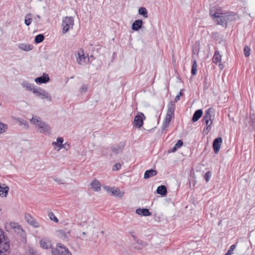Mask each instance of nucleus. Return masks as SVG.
<instances>
[{
    "label": "nucleus",
    "instance_id": "27",
    "mask_svg": "<svg viewBox=\"0 0 255 255\" xmlns=\"http://www.w3.org/2000/svg\"><path fill=\"white\" fill-rule=\"evenodd\" d=\"M226 13V19H227V23L229 21H232L235 20L237 19L238 15L234 12H230L229 13Z\"/></svg>",
    "mask_w": 255,
    "mask_h": 255
},
{
    "label": "nucleus",
    "instance_id": "45",
    "mask_svg": "<svg viewBox=\"0 0 255 255\" xmlns=\"http://www.w3.org/2000/svg\"><path fill=\"white\" fill-rule=\"evenodd\" d=\"M235 248H236L235 245H232L230 247L229 250L227 252V253H228V254H229L230 255H232L233 254V251L235 250Z\"/></svg>",
    "mask_w": 255,
    "mask_h": 255
},
{
    "label": "nucleus",
    "instance_id": "30",
    "mask_svg": "<svg viewBox=\"0 0 255 255\" xmlns=\"http://www.w3.org/2000/svg\"><path fill=\"white\" fill-rule=\"evenodd\" d=\"M63 141V138L61 137H59L57 138L56 142H53L52 144L53 145H57L60 148V146H62L61 145H62Z\"/></svg>",
    "mask_w": 255,
    "mask_h": 255
},
{
    "label": "nucleus",
    "instance_id": "25",
    "mask_svg": "<svg viewBox=\"0 0 255 255\" xmlns=\"http://www.w3.org/2000/svg\"><path fill=\"white\" fill-rule=\"evenodd\" d=\"M156 192L157 194L164 196L166 195L167 192V188L164 185H160L157 187Z\"/></svg>",
    "mask_w": 255,
    "mask_h": 255
},
{
    "label": "nucleus",
    "instance_id": "41",
    "mask_svg": "<svg viewBox=\"0 0 255 255\" xmlns=\"http://www.w3.org/2000/svg\"><path fill=\"white\" fill-rule=\"evenodd\" d=\"M62 146L59 148L58 150L61 148H64L66 150H68L70 148V145L67 142H65L64 144L62 143Z\"/></svg>",
    "mask_w": 255,
    "mask_h": 255
},
{
    "label": "nucleus",
    "instance_id": "40",
    "mask_svg": "<svg viewBox=\"0 0 255 255\" xmlns=\"http://www.w3.org/2000/svg\"><path fill=\"white\" fill-rule=\"evenodd\" d=\"M211 176H212V173H211V172L210 171L207 172L205 173V176H204V178H205V180H206V181L207 182H208L210 180Z\"/></svg>",
    "mask_w": 255,
    "mask_h": 255
},
{
    "label": "nucleus",
    "instance_id": "51",
    "mask_svg": "<svg viewBox=\"0 0 255 255\" xmlns=\"http://www.w3.org/2000/svg\"><path fill=\"white\" fill-rule=\"evenodd\" d=\"M54 180L55 182H58L59 184H64L63 182L61 181V180L58 179L57 178H54Z\"/></svg>",
    "mask_w": 255,
    "mask_h": 255
},
{
    "label": "nucleus",
    "instance_id": "22",
    "mask_svg": "<svg viewBox=\"0 0 255 255\" xmlns=\"http://www.w3.org/2000/svg\"><path fill=\"white\" fill-rule=\"evenodd\" d=\"M18 47L23 51H29L33 49V46L30 44L22 43L18 45Z\"/></svg>",
    "mask_w": 255,
    "mask_h": 255
},
{
    "label": "nucleus",
    "instance_id": "5",
    "mask_svg": "<svg viewBox=\"0 0 255 255\" xmlns=\"http://www.w3.org/2000/svg\"><path fill=\"white\" fill-rule=\"evenodd\" d=\"M210 15L218 24L225 25L227 24L226 13L220 12H215L210 10Z\"/></svg>",
    "mask_w": 255,
    "mask_h": 255
},
{
    "label": "nucleus",
    "instance_id": "23",
    "mask_svg": "<svg viewBox=\"0 0 255 255\" xmlns=\"http://www.w3.org/2000/svg\"><path fill=\"white\" fill-rule=\"evenodd\" d=\"M157 174V171L153 169L147 170L145 171L144 174V179H148L150 177H153Z\"/></svg>",
    "mask_w": 255,
    "mask_h": 255
},
{
    "label": "nucleus",
    "instance_id": "14",
    "mask_svg": "<svg viewBox=\"0 0 255 255\" xmlns=\"http://www.w3.org/2000/svg\"><path fill=\"white\" fill-rule=\"evenodd\" d=\"M49 81V77L48 74L43 73L42 76L35 79V81L37 84H45Z\"/></svg>",
    "mask_w": 255,
    "mask_h": 255
},
{
    "label": "nucleus",
    "instance_id": "3",
    "mask_svg": "<svg viewBox=\"0 0 255 255\" xmlns=\"http://www.w3.org/2000/svg\"><path fill=\"white\" fill-rule=\"evenodd\" d=\"M213 109L212 108H210L207 109L203 116L202 119V122L204 124H206V127H205L203 129V132L207 134L209 131L211 129V127L212 125V115L213 113Z\"/></svg>",
    "mask_w": 255,
    "mask_h": 255
},
{
    "label": "nucleus",
    "instance_id": "6",
    "mask_svg": "<svg viewBox=\"0 0 255 255\" xmlns=\"http://www.w3.org/2000/svg\"><path fill=\"white\" fill-rule=\"evenodd\" d=\"M52 255H72L68 249L61 243L57 244L51 250Z\"/></svg>",
    "mask_w": 255,
    "mask_h": 255
},
{
    "label": "nucleus",
    "instance_id": "1",
    "mask_svg": "<svg viewBox=\"0 0 255 255\" xmlns=\"http://www.w3.org/2000/svg\"><path fill=\"white\" fill-rule=\"evenodd\" d=\"M175 110V104L174 101H170L167 105V111L165 120L163 122L162 129L165 130L171 122V119L174 117V112Z\"/></svg>",
    "mask_w": 255,
    "mask_h": 255
},
{
    "label": "nucleus",
    "instance_id": "2",
    "mask_svg": "<svg viewBox=\"0 0 255 255\" xmlns=\"http://www.w3.org/2000/svg\"><path fill=\"white\" fill-rule=\"evenodd\" d=\"M31 124L37 125L38 128V131L41 133L49 135L50 134V128L45 123L43 122L41 119L38 117H33L30 120Z\"/></svg>",
    "mask_w": 255,
    "mask_h": 255
},
{
    "label": "nucleus",
    "instance_id": "53",
    "mask_svg": "<svg viewBox=\"0 0 255 255\" xmlns=\"http://www.w3.org/2000/svg\"><path fill=\"white\" fill-rule=\"evenodd\" d=\"M82 234H83V235H87V233H86V232H83V233H82Z\"/></svg>",
    "mask_w": 255,
    "mask_h": 255
},
{
    "label": "nucleus",
    "instance_id": "12",
    "mask_svg": "<svg viewBox=\"0 0 255 255\" xmlns=\"http://www.w3.org/2000/svg\"><path fill=\"white\" fill-rule=\"evenodd\" d=\"M222 143V138L221 137H217L214 140L213 147L215 153H218L219 151Z\"/></svg>",
    "mask_w": 255,
    "mask_h": 255
},
{
    "label": "nucleus",
    "instance_id": "35",
    "mask_svg": "<svg viewBox=\"0 0 255 255\" xmlns=\"http://www.w3.org/2000/svg\"><path fill=\"white\" fill-rule=\"evenodd\" d=\"M17 121L18 122L20 125H23L26 128L28 127V122L26 121L23 120V119L17 118Z\"/></svg>",
    "mask_w": 255,
    "mask_h": 255
},
{
    "label": "nucleus",
    "instance_id": "10",
    "mask_svg": "<svg viewBox=\"0 0 255 255\" xmlns=\"http://www.w3.org/2000/svg\"><path fill=\"white\" fill-rule=\"evenodd\" d=\"M145 119V117L142 113L135 116L133 122V126L139 128L143 124V120Z\"/></svg>",
    "mask_w": 255,
    "mask_h": 255
},
{
    "label": "nucleus",
    "instance_id": "8",
    "mask_svg": "<svg viewBox=\"0 0 255 255\" xmlns=\"http://www.w3.org/2000/svg\"><path fill=\"white\" fill-rule=\"evenodd\" d=\"M77 63L81 65H84L89 61L88 55H85L83 49H79L75 53Z\"/></svg>",
    "mask_w": 255,
    "mask_h": 255
},
{
    "label": "nucleus",
    "instance_id": "36",
    "mask_svg": "<svg viewBox=\"0 0 255 255\" xmlns=\"http://www.w3.org/2000/svg\"><path fill=\"white\" fill-rule=\"evenodd\" d=\"M250 51L251 49L250 47L247 45H245L244 49V53L245 57H248L250 56Z\"/></svg>",
    "mask_w": 255,
    "mask_h": 255
},
{
    "label": "nucleus",
    "instance_id": "50",
    "mask_svg": "<svg viewBox=\"0 0 255 255\" xmlns=\"http://www.w3.org/2000/svg\"><path fill=\"white\" fill-rule=\"evenodd\" d=\"M179 100H180V95H177L175 98V99H174V103L175 102H177Z\"/></svg>",
    "mask_w": 255,
    "mask_h": 255
},
{
    "label": "nucleus",
    "instance_id": "47",
    "mask_svg": "<svg viewBox=\"0 0 255 255\" xmlns=\"http://www.w3.org/2000/svg\"><path fill=\"white\" fill-rule=\"evenodd\" d=\"M183 142L181 140H178L177 143L175 144V146H176L177 148H179L183 145Z\"/></svg>",
    "mask_w": 255,
    "mask_h": 255
},
{
    "label": "nucleus",
    "instance_id": "19",
    "mask_svg": "<svg viewBox=\"0 0 255 255\" xmlns=\"http://www.w3.org/2000/svg\"><path fill=\"white\" fill-rule=\"evenodd\" d=\"M142 24L143 22L141 19H137L133 22L131 28L133 30L137 31L141 27Z\"/></svg>",
    "mask_w": 255,
    "mask_h": 255
},
{
    "label": "nucleus",
    "instance_id": "34",
    "mask_svg": "<svg viewBox=\"0 0 255 255\" xmlns=\"http://www.w3.org/2000/svg\"><path fill=\"white\" fill-rule=\"evenodd\" d=\"M16 229L14 230V232L17 234H19L20 236H23L24 234V231L22 230V227L20 225L17 226Z\"/></svg>",
    "mask_w": 255,
    "mask_h": 255
},
{
    "label": "nucleus",
    "instance_id": "28",
    "mask_svg": "<svg viewBox=\"0 0 255 255\" xmlns=\"http://www.w3.org/2000/svg\"><path fill=\"white\" fill-rule=\"evenodd\" d=\"M138 13L145 18H147L148 17L147 10L145 7H140L138 9Z\"/></svg>",
    "mask_w": 255,
    "mask_h": 255
},
{
    "label": "nucleus",
    "instance_id": "46",
    "mask_svg": "<svg viewBox=\"0 0 255 255\" xmlns=\"http://www.w3.org/2000/svg\"><path fill=\"white\" fill-rule=\"evenodd\" d=\"M88 89V86L85 85L83 84L82 86V87L80 89V92L81 93H84L87 91Z\"/></svg>",
    "mask_w": 255,
    "mask_h": 255
},
{
    "label": "nucleus",
    "instance_id": "29",
    "mask_svg": "<svg viewBox=\"0 0 255 255\" xmlns=\"http://www.w3.org/2000/svg\"><path fill=\"white\" fill-rule=\"evenodd\" d=\"M44 39V36L42 34H39L35 37L34 42L36 43L42 42Z\"/></svg>",
    "mask_w": 255,
    "mask_h": 255
},
{
    "label": "nucleus",
    "instance_id": "48",
    "mask_svg": "<svg viewBox=\"0 0 255 255\" xmlns=\"http://www.w3.org/2000/svg\"><path fill=\"white\" fill-rule=\"evenodd\" d=\"M178 148L176 147V146H174L172 148H171L170 149V150L169 151L170 152H174L175 151H176L177 150Z\"/></svg>",
    "mask_w": 255,
    "mask_h": 255
},
{
    "label": "nucleus",
    "instance_id": "52",
    "mask_svg": "<svg viewBox=\"0 0 255 255\" xmlns=\"http://www.w3.org/2000/svg\"><path fill=\"white\" fill-rule=\"evenodd\" d=\"M183 95V93H182L181 91L180 92L179 94L178 95H180V97Z\"/></svg>",
    "mask_w": 255,
    "mask_h": 255
},
{
    "label": "nucleus",
    "instance_id": "20",
    "mask_svg": "<svg viewBox=\"0 0 255 255\" xmlns=\"http://www.w3.org/2000/svg\"><path fill=\"white\" fill-rule=\"evenodd\" d=\"M9 191V187L3 184L0 185V196L1 197H6Z\"/></svg>",
    "mask_w": 255,
    "mask_h": 255
},
{
    "label": "nucleus",
    "instance_id": "21",
    "mask_svg": "<svg viewBox=\"0 0 255 255\" xmlns=\"http://www.w3.org/2000/svg\"><path fill=\"white\" fill-rule=\"evenodd\" d=\"M203 115V111L201 109L196 110L192 117V121L193 122H196L202 117Z\"/></svg>",
    "mask_w": 255,
    "mask_h": 255
},
{
    "label": "nucleus",
    "instance_id": "42",
    "mask_svg": "<svg viewBox=\"0 0 255 255\" xmlns=\"http://www.w3.org/2000/svg\"><path fill=\"white\" fill-rule=\"evenodd\" d=\"M137 244H138L139 245H141L142 247H145L147 246V243L144 242V241L142 240H140L139 239H137L136 241H135Z\"/></svg>",
    "mask_w": 255,
    "mask_h": 255
},
{
    "label": "nucleus",
    "instance_id": "33",
    "mask_svg": "<svg viewBox=\"0 0 255 255\" xmlns=\"http://www.w3.org/2000/svg\"><path fill=\"white\" fill-rule=\"evenodd\" d=\"M105 189L110 193L111 196H114L115 192H116V188L115 187H111L109 186H106L105 187Z\"/></svg>",
    "mask_w": 255,
    "mask_h": 255
},
{
    "label": "nucleus",
    "instance_id": "13",
    "mask_svg": "<svg viewBox=\"0 0 255 255\" xmlns=\"http://www.w3.org/2000/svg\"><path fill=\"white\" fill-rule=\"evenodd\" d=\"M125 147V143L121 142L119 144H114L111 146V149L114 154H118L122 152Z\"/></svg>",
    "mask_w": 255,
    "mask_h": 255
},
{
    "label": "nucleus",
    "instance_id": "37",
    "mask_svg": "<svg viewBox=\"0 0 255 255\" xmlns=\"http://www.w3.org/2000/svg\"><path fill=\"white\" fill-rule=\"evenodd\" d=\"M7 128V125L0 122V133H3Z\"/></svg>",
    "mask_w": 255,
    "mask_h": 255
},
{
    "label": "nucleus",
    "instance_id": "39",
    "mask_svg": "<svg viewBox=\"0 0 255 255\" xmlns=\"http://www.w3.org/2000/svg\"><path fill=\"white\" fill-rule=\"evenodd\" d=\"M124 192H121L120 189L116 188V192H115L114 196L121 198L124 196Z\"/></svg>",
    "mask_w": 255,
    "mask_h": 255
},
{
    "label": "nucleus",
    "instance_id": "7",
    "mask_svg": "<svg viewBox=\"0 0 255 255\" xmlns=\"http://www.w3.org/2000/svg\"><path fill=\"white\" fill-rule=\"evenodd\" d=\"M74 21V18L72 16H66L63 18L62 22V33L63 34L67 33L70 28H73Z\"/></svg>",
    "mask_w": 255,
    "mask_h": 255
},
{
    "label": "nucleus",
    "instance_id": "26",
    "mask_svg": "<svg viewBox=\"0 0 255 255\" xmlns=\"http://www.w3.org/2000/svg\"><path fill=\"white\" fill-rule=\"evenodd\" d=\"M40 247L43 249H48L51 248V244L50 242L45 239H42L39 242Z\"/></svg>",
    "mask_w": 255,
    "mask_h": 255
},
{
    "label": "nucleus",
    "instance_id": "55",
    "mask_svg": "<svg viewBox=\"0 0 255 255\" xmlns=\"http://www.w3.org/2000/svg\"><path fill=\"white\" fill-rule=\"evenodd\" d=\"M73 78H74V77H71L70 78V79H73Z\"/></svg>",
    "mask_w": 255,
    "mask_h": 255
},
{
    "label": "nucleus",
    "instance_id": "44",
    "mask_svg": "<svg viewBox=\"0 0 255 255\" xmlns=\"http://www.w3.org/2000/svg\"><path fill=\"white\" fill-rule=\"evenodd\" d=\"M121 165L120 163H116L113 166V170H115V171H118L121 168Z\"/></svg>",
    "mask_w": 255,
    "mask_h": 255
},
{
    "label": "nucleus",
    "instance_id": "32",
    "mask_svg": "<svg viewBox=\"0 0 255 255\" xmlns=\"http://www.w3.org/2000/svg\"><path fill=\"white\" fill-rule=\"evenodd\" d=\"M197 65L196 63V60H194L193 61V63L192 64V69H191V73L193 75H195L197 73Z\"/></svg>",
    "mask_w": 255,
    "mask_h": 255
},
{
    "label": "nucleus",
    "instance_id": "9",
    "mask_svg": "<svg viewBox=\"0 0 255 255\" xmlns=\"http://www.w3.org/2000/svg\"><path fill=\"white\" fill-rule=\"evenodd\" d=\"M33 93L42 99H46L48 101H51L52 98L49 93L46 90L40 88H37L33 91Z\"/></svg>",
    "mask_w": 255,
    "mask_h": 255
},
{
    "label": "nucleus",
    "instance_id": "43",
    "mask_svg": "<svg viewBox=\"0 0 255 255\" xmlns=\"http://www.w3.org/2000/svg\"><path fill=\"white\" fill-rule=\"evenodd\" d=\"M10 228L14 230L16 229L17 226H18L19 225H18L17 223L15 222H10L9 224Z\"/></svg>",
    "mask_w": 255,
    "mask_h": 255
},
{
    "label": "nucleus",
    "instance_id": "11",
    "mask_svg": "<svg viewBox=\"0 0 255 255\" xmlns=\"http://www.w3.org/2000/svg\"><path fill=\"white\" fill-rule=\"evenodd\" d=\"M25 219L26 221L33 227L37 228L40 227L39 223L36 221V220L31 216L29 214H25Z\"/></svg>",
    "mask_w": 255,
    "mask_h": 255
},
{
    "label": "nucleus",
    "instance_id": "54",
    "mask_svg": "<svg viewBox=\"0 0 255 255\" xmlns=\"http://www.w3.org/2000/svg\"><path fill=\"white\" fill-rule=\"evenodd\" d=\"M225 255H229V254H228V253H226L225 254Z\"/></svg>",
    "mask_w": 255,
    "mask_h": 255
},
{
    "label": "nucleus",
    "instance_id": "18",
    "mask_svg": "<svg viewBox=\"0 0 255 255\" xmlns=\"http://www.w3.org/2000/svg\"><path fill=\"white\" fill-rule=\"evenodd\" d=\"M21 86L23 88H25L26 90L29 91H32L33 92V91L37 89V88H35L34 87V86L33 84L30 83L28 81H23L21 83Z\"/></svg>",
    "mask_w": 255,
    "mask_h": 255
},
{
    "label": "nucleus",
    "instance_id": "31",
    "mask_svg": "<svg viewBox=\"0 0 255 255\" xmlns=\"http://www.w3.org/2000/svg\"><path fill=\"white\" fill-rule=\"evenodd\" d=\"M32 22L31 14H27L25 17L24 23L27 26H29Z\"/></svg>",
    "mask_w": 255,
    "mask_h": 255
},
{
    "label": "nucleus",
    "instance_id": "24",
    "mask_svg": "<svg viewBox=\"0 0 255 255\" xmlns=\"http://www.w3.org/2000/svg\"><path fill=\"white\" fill-rule=\"evenodd\" d=\"M92 188L95 191H99L101 190V184L100 182L96 180H94L91 183Z\"/></svg>",
    "mask_w": 255,
    "mask_h": 255
},
{
    "label": "nucleus",
    "instance_id": "49",
    "mask_svg": "<svg viewBox=\"0 0 255 255\" xmlns=\"http://www.w3.org/2000/svg\"><path fill=\"white\" fill-rule=\"evenodd\" d=\"M131 235V236H132V237L133 238V240L134 241H136V240L137 239V238H136V237H135L134 235V232H131L129 233Z\"/></svg>",
    "mask_w": 255,
    "mask_h": 255
},
{
    "label": "nucleus",
    "instance_id": "17",
    "mask_svg": "<svg viewBox=\"0 0 255 255\" xmlns=\"http://www.w3.org/2000/svg\"><path fill=\"white\" fill-rule=\"evenodd\" d=\"M135 213L139 215L143 216H149L151 215L149 210L146 208L137 209L135 211Z\"/></svg>",
    "mask_w": 255,
    "mask_h": 255
},
{
    "label": "nucleus",
    "instance_id": "38",
    "mask_svg": "<svg viewBox=\"0 0 255 255\" xmlns=\"http://www.w3.org/2000/svg\"><path fill=\"white\" fill-rule=\"evenodd\" d=\"M48 216L52 221H54L56 223H57L58 222L57 218L54 215V214L52 212H49L48 213Z\"/></svg>",
    "mask_w": 255,
    "mask_h": 255
},
{
    "label": "nucleus",
    "instance_id": "15",
    "mask_svg": "<svg viewBox=\"0 0 255 255\" xmlns=\"http://www.w3.org/2000/svg\"><path fill=\"white\" fill-rule=\"evenodd\" d=\"M221 55L219 54L218 51H215L213 57V62L217 64L219 63V66L220 69L223 68V64L221 63Z\"/></svg>",
    "mask_w": 255,
    "mask_h": 255
},
{
    "label": "nucleus",
    "instance_id": "4",
    "mask_svg": "<svg viewBox=\"0 0 255 255\" xmlns=\"http://www.w3.org/2000/svg\"><path fill=\"white\" fill-rule=\"evenodd\" d=\"M9 241L5 238L3 230L0 229V255H6L5 252L9 253Z\"/></svg>",
    "mask_w": 255,
    "mask_h": 255
},
{
    "label": "nucleus",
    "instance_id": "16",
    "mask_svg": "<svg viewBox=\"0 0 255 255\" xmlns=\"http://www.w3.org/2000/svg\"><path fill=\"white\" fill-rule=\"evenodd\" d=\"M57 235L61 239L64 241H67L68 236L70 234V231H66L63 230H59L56 232Z\"/></svg>",
    "mask_w": 255,
    "mask_h": 255
}]
</instances>
